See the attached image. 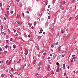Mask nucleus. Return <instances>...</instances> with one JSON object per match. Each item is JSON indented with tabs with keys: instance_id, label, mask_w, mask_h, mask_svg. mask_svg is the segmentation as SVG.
<instances>
[{
	"instance_id": "obj_12",
	"label": "nucleus",
	"mask_w": 78,
	"mask_h": 78,
	"mask_svg": "<svg viewBox=\"0 0 78 78\" xmlns=\"http://www.w3.org/2000/svg\"><path fill=\"white\" fill-rule=\"evenodd\" d=\"M41 36H39L37 38V39H38V40H39V39H41Z\"/></svg>"
},
{
	"instance_id": "obj_50",
	"label": "nucleus",
	"mask_w": 78,
	"mask_h": 78,
	"mask_svg": "<svg viewBox=\"0 0 78 78\" xmlns=\"http://www.w3.org/2000/svg\"><path fill=\"white\" fill-rule=\"evenodd\" d=\"M39 74L38 73H36V74H35V76H37V75H38Z\"/></svg>"
},
{
	"instance_id": "obj_59",
	"label": "nucleus",
	"mask_w": 78,
	"mask_h": 78,
	"mask_svg": "<svg viewBox=\"0 0 78 78\" xmlns=\"http://www.w3.org/2000/svg\"><path fill=\"white\" fill-rule=\"evenodd\" d=\"M24 67H25V66H23V65L22 69H24Z\"/></svg>"
},
{
	"instance_id": "obj_34",
	"label": "nucleus",
	"mask_w": 78,
	"mask_h": 78,
	"mask_svg": "<svg viewBox=\"0 0 78 78\" xmlns=\"http://www.w3.org/2000/svg\"><path fill=\"white\" fill-rule=\"evenodd\" d=\"M27 65V64L26 63H24V64L23 65V66L24 67H25L26 66V65Z\"/></svg>"
},
{
	"instance_id": "obj_4",
	"label": "nucleus",
	"mask_w": 78,
	"mask_h": 78,
	"mask_svg": "<svg viewBox=\"0 0 78 78\" xmlns=\"http://www.w3.org/2000/svg\"><path fill=\"white\" fill-rule=\"evenodd\" d=\"M17 23L19 25H22V21H18Z\"/></svg>"
},
{
	"instance_id": "obj_31",
	"label": "nucleus",
	"mask_w": 78,
	"mask_h": 78,
	"mask_svg": "<svg viewBox=\"0 0 78 78\" xmlns=\"http://www.w3.org/2000/svg\"><path fill=\"white\" fill-rule=\"evenodd\" d=\"M13 39L12 38H11L10 39V41H13Z\"/></svg>"
},
{
	"instance_id": "obj_32",
	"label": "nucleus",
	"mask_w": 78,
	"mask_h": 78,
	"mask_svg": "<svg viewBox=\"0 0 78 78\" xmlns=\"http://www.w3.org/2000/svg\"><path fill=\"white\" fill-rule=\"evenodd\" d=\"M40 31L42 32V31H43V30H42V29H41V30H40Z\"/></svg>"
},
{
	"instance_id": "obj_30",
	"label": "nucleus",
	"mask_w": 78,
	"mask_h": 78,
	"mask_svg": "<svg viewBox=\"0 0 78 78\" xmlns=\"http://www.w3.org/2000/svg\"><path fill=\"white\" fill-rule=\"evenodd\" d=\"M11 69V70L12 72H14V69H13V68H12Z\"/></svg>"
},
{
	"instance_id": "obj_20",
	"label": "nucleus",
	"mask_w": 78,
	"mask_h": 78,
	"mask_svg": "<svg viewBox=\"0 0 78 78\" xmlns=\"http://www.w3.org/2000/svg\"><path fill=\"white\" fill-rule=\"evenodd\" d=\"M1 76L2 78H4V77H5V75L3 74H2L1 75Z\"/></svg>"
},
{
	"instance_id": "obj_8",
	"label": "nucleus",
	"mask_w": 78,
	"mask_h": 78,
	"mask_svg": "<svg viewBox=\"0 0 78 78\" xmlns=\"http://www.w3.org/2000/svg\"><path fill=\"white\" fill-rule=\"evenodd\" d=\"M36 60H34L33 62V66H34V64H35V63H36Z\"/></svg>"
},
{
	"instance_id": "obj_2",
	"label": "nucleus",
	"mask_w": 78,
	"mask_h": 78,
	"mask_svg": "<svg viewBox=\"0 0 78 78\" xmlns=\"http://www.w3.org/2000/svg\"><path fill=\"white\" fill-rule=\"evenodd\" d=\"M48 23H46L45 24V27L46 28H47L48 27Z\"/></svg>"
},
{
	"instance_id": "obj_16",
	"label": "nucleus",
	"mask_w": 78,
	"mask_h": 78,
	"mask_svg": "<svg viewBox=\"0 0 78 78\" xmlns=\"http://www.w3.org/2000/svg\"><path fill=\"white\" fill-rule=\"evenodd\" d=\"M47 69L48 70V71H49V70H50V66H49L48 67H47Z\"/></svg>"
},
{
	"instance_id": "obj_41",
	"label": "nucleus",
	"mask_w": 78,
	"mask_h": 78,
	"mask_svg": "<svg viewBox=\"0 0 78 78\" xmlns=\"http://www.w3.org/2000/svg\"><path fill=\"white\" fill-rule=\"evenodd\" d=\"M4 19L5 20H6V17H4Z\"/></svg>"
},
{
	"instance_id": "obj_35",
	"label": "nucleus",
	"mask_w": 78,
	"mask_h": 78,
	"mask_svg": "<svg viewBox=\"0 0 78 78\" xmlns=\"http://www.w3.org/2000/svg\"><path fill=\"white\" fill-rule=\"evenodd\" d=\"M0 5L1 7H2V6H3V5H2V3H0Z\"/></svg>"
},
{
	"instance_id": "obj_11",
	"label": "nucleus",
	"mask_w": 78,
	"mask_h": 78,
	"mask_svg": "<svg viewBox=\"0 0 78 78\" xmlns=\"http://www.w3.org/2000/svg\"><path fill=\"white\" fill-rule=\"evenodd\" d=\"M5 47L6 49H7L8 48H9V46L7 45L5 46Z\"/></svg>"
},
{
	"instance_id": "obj_45",
	"label": "nucleus",
	"mask_w": 78,
	"mask_h": 78,
	"mask_svg": "<svg viewBox=\"0 0 78 78\" xmlns=\"http://www.w3.org/2000/svg\"><path fill=\"white\" fill-rule=\"evenodd\" d=\"M51 58L50 57H48V59H50Z\"/></svg>"
},
{
	"instance_id": "obj_40",
	"label": "nucleus",
	"mask_w": 78,
	"mask_h": 78,
	"mask_svg": "<svg viewBox=\"0 0 78 78\" xmlns=\"http://www.w3.org/2000/svg\"><path fill=\"white\" fill-rule=\"evenodd\" d=\"M58 42H57V43H55L56 45H58Z\"/></svg>"
},
{
	"instance_id": "obj_43",
	"label": "nucleus",
	"mask_w": 78,
	"mask_h": 78,
	"mask_svg": "<svg viewBox=\"0 0 78 78\" xmlns=\"http://www.w3.org/2000/svg\"><path fill=\"white\" fill-rule=\"evenodd\" d=\"M23 29L24 30H25V27L24 26L23 27Z\"/></svg>"
},
{
	"instance_id": "obj_62",
	"label": "nucleus",
	"mask_w": 78,
	"mask_h": 78,
	"mask_svg": "<svg viewBox=\"0 0 78 78\" xmlns=\"http://www.w3.org/2000/svg\"><path fill=\"white\" fill-rule=\"evenodd\" d=\"M3 33H4V32H1V34H3Z\"/></svg>"
},
{
	"instance_id": "obj_61",
	"label": "nucleus",
	"mask_w": 78,
	"mask_h": 78,
	"mask_svg": "<svg viewBox=\"0 0 78 78\" xmlns=\"http://www.w3.org/2000/svg\"><path fill=\"white\" fill-rule=\"evenodd\" d=\"M28 37H30V35L29 34L28 35Z\"/></svg>"
},
{
	"instance_id": "obj_19",
	"label": "nucleus",
	"mask_w": 78,
	"mask_h": 78,
	"mask_svg": "<svg viewBox=\"0 0 78 78\" xmlns=\"http://www.w3.org/2000/svg\"><path fill=\"white\" fill-rule=\"evenodd\" d=\"M72 18H73V17H70L69 20V21H70V20H72Z\"/></svg>"
},
{
	"instance_id": "obj_23",
	"label": "nucleus",
	"mask_w": 78,
	"mask_h": 78,
	"mask_svg": "<svg viewBox=\"0 0 78 78\" xmlns=\"http://www.w3.org/2000/svg\"><path fill=\"white\" fill-rule=\"evenodd\" d=\"M41 67L39 66V67L38 68V69H37L38 70H40V69H41Z\"/></svg>"
},
{
	"instance_id": "obj_27",
	"label": "nucleus",
	"mask_w": 78,
	"mask_h": 78,
	"mask_svg": "<svg viewBox=\"0 0 78 78\" xmlns=\"http://www.w3.org/2000/svg\"><path fill=\"white\" fill-rule=\"evenodd\" d=\"M48 2L47 1H46L45 2V4L46 5H47V4H48Z\"/></svg>"
},
{
	"instance_id": "obj_44",
	"label": "nucleus",
	"mask_w": 78,
	"mask_h": 78,
	"mask_svg": "<svg viewBox=\"0 0 78 78\" xmlns=\"http://www.w3.org/2000/svg\"><path fill=\"white\" fill-rule=\"evenodd\" d=\"M27 12V14H29V11H27V12Z\"/></svg>"
},
{
	"instance_id": "obj_3",
	"label": "nucleus",
	"mask_w": 78,
	"mask_h": 78,
	"mask_svg": "<svg viewBox=\"0 0 78 78\" xmlns=\"http://www.w3.org/2000/svg\"><path fill=\"white\" fill-rule=\"evenodd\" d=\"M25 17L27 19V20H29L30 19V16L28 15L26 16H25Z\"/></svg>"
},
{
	"instance_id": "obj_15",
	"label": "nucleus",
	"mask_w": 78,
	"mask_h": 78,
	"mask_svg": "<svg viewBox=\"0 0 78 78\" xmlns=\"http://www.w3.org/2000/svg\"><path fill=\"white\" fill-rule=\"evenodd\" d=\"M36 24H37L36 22L35 21V22H34V26H36Z\"/></svg>"
},
{
	"instance_id": "obj_46",
	"label": "nucleus",
	"mask_w": 78,
	"mask_h": 78,
	"mask_svg": "<svg viewBox=\"0 0 78 78\" xmlns=\"http://www.w3.org/2000/svg\"><path fill=\"white\" fill-rule=\"evenodd\" d=\"M66 73H64V76H66Z\"/></svg>"
},
{
	"instance_id": "obj_60",
	"label": "nucleus",
	"mask_w": 78,
	"mask_h": 78,
	"mask_svg": "<svg viewBox=\"0 0 78 78\" xmlns=\"http://www.w3.org/2000/svg\"><path fill=\"white\" fill-rule=\"evenodd\" d=\"M65 64H63V67H65Z\"/></svg>"
},
{
	"instance_id": "obj_48",
	"label": "nucleus",
	"mask_w": 78,
	"mask_h": 78,
	"mask_svg": "<svg viewBox=\"0 0 78 78\" xmlns=\"http://www.w3.org/2000/svg\"><path fill=\"white\" fill-rule=\"evenodd\" d=\"M5 53H8V52H7V51H4V52L5 53Z\"/></svg>"
},
{
	"instance_id": "obj_25",
	"label": "nucleus",
	"mask_w": 78,
	"mask_h": 78,
	"mask_svg": "<svg viewBox=\"0 0 78 78\" xmlns=\"http://www.w3.org/2000/svg\"><path fill=\"white\" fill-rule=\"evenodd\" d=\"M65 3H66V2L63 1V2H62V4H63L64 5V4H65Z\"/></svg>"
},
{
	"instance_id": "obj_42",
	"label": "nucleus",
	"mask_w": 78,
	"mask_h": 78,
	"mask_svg": "<svg viewBox=\"0 0 78 78\" xmlns=\"http://www.w3.org/2000/svg\"><path fill=\"white\" fill-rule=\"evenodd\" d=\"M1 29H3V27L2 26V25L1 26Z\"/></svg>"
},
{
	"instance_id": "obj_9",
	"label": "nucleus",
	"mask_w": 78,
	"mask_h": 78,
	"mask_svg": "<svg viewBox=\"0 0 78 78\" xmlns=\"http://www.w3.org/2000/svg\"><path fill=\"white\" fill-rule=\"evenodd\" d=\"M16 45H13V48H14V49H15V48H16Z\"/></svg>"
},
{
	"instance_id": "obj_22",
	"label": "nucleus",
	"mask_w": 78,
	"mask_h": 78,
	"mask_svg": "<svg viewBox=\"0 0 78 78\" xmlns=\"http://www.w3.org/2000/svg\"><path fill=\"white\" fill-rule=\"evenodd\" d=\"M61 33H62V34H63V33H64V31L63 30H62L61 32Z\"/></svg>"
},
{
	"instance_id": "obj_29",
	"label": "nucleus",
	"mask_w": 78,
	"mask_h": 78,
	"mask_svg": "<svg viewBox=\"0 0 78 78\" xmlns=\"http://www.w3.org/2000/svg\"><path fill=\"white\" fill-rule=\"evenodd\" d=\"M51 74H52V75H53V74H54V72H53V71H51Z\"/></svg>"
},
{
	"instance_id": "obj_37",
	"label": "nucleus",
	"mask_w": 78,
	"mask_h": 78,
	"mask_svg": "<svg viewBox=\"0 0 78 78\" xmlns=\"http://www.w3.org/2000/svg\"><path fill=\"white\" fill-rule=\"evenodd\" d=\"M8 61H9L8 60H7L6 61V64H7V63H8Z\"/></svg>"
},
{
	"instance_id": "obj_28",
	"label": "nucleus",
	"mask_w": 78,
	"mask_h": 78,
	"mask_svg": "<svg viewBox=\"0 0 78 78\" xmlns=\"http://www.w3.org/2000/svg\"><path fill=\"white\" fill-rule=\"evenodd\" d=\"M0 51H3V50H2V48H0Z\"/></svg>"
},
{
	"instance_id": "obj_17",
	"label": "nucleus",
	"mask_w": 78,
	"mask_h": 78,
	"mask_svg": "<svg viewBox=\"0 0 78 78\" xmlns=\"http://www.w3.org/2000/svg\"><path fill=\"white\" fill-rule=\"evenodd\" d=\"M59 68H57L56 72H59Z\"/></svg>"
},
{
	"instance_id": "obj_33",
	"label": "nucleus",
	"mask_w": 78,
	"mask_h": 78,
	"mask_svg": "<svg viewBox=\"0 0 78 78\" xmlns=\"http://www.w3.org/2000/svg\"><path fill=\"white\" fill-rule=\"evenodd\" d=\"M61 46H59V48L58 49H59V50H61Z\"/></svg>"
},
{
	"instance_id": "obj_47",
	"label": "nucleus",
	"mask_w": 78,
	"mask_h": 78,
	"mask_svg": "<svg viewBox=\"0 0 78 78\" xmlns=\"http://www.w3.org/2000/svg\"><path fill=\"white\" fill-rule=\"evenodd\" d=\"M73 59H76V57H73Z\"/></svg>"
},
{
	"instance_id": "obj_49",
	"label": "nucleus",
	"mask_w": 78,
	"mask_h": 78,
	"mask_svg": "<svg viewBox=\"0 0 78 78\" xmlns=\"http://www.w3.org/2000/svg\"><path fill=\"white\" fill-rule=\"evenodd\" d=\"M20 61H18L17 62L18 64H19V63H20Z\"/></svg>"
},
{
	"instance_id": "obj_57",
	"label": "nucleus",
	"mask_w": 78,
	"mask_h": 78,
	"mask_svg": "<svg viewBox=\"0 0 78 78\" xmlns=\"http://www.w3.org/2000/svg\"><path fill=\"white\" fill-rule=\"evenodd\" d=\"M51 47H52V48H53V44L51 45Z\"/></svg>"
},
{
	"instance_id": "obj_18",
	"label": "nucleus",
	"mask_w": 78,
	"mask_h": 78,
	"mask_svg": "<svg viewBox=\"0 0 78 78\" xmlns=\"http://www.w3.org/2000/svg\"><path fill=\"white\" fill-rule=\"evenodd\" d=\"M66 34H64L63 37V39H64L65 38V37H66Z\"/></svg>"
},
{
	"instance_id": "obj_7",
	"label": "nucleus",
	"mask_w": 78,
	"mask_h": 78,
	"mask_svg": "<svg viewBox=\"0 0 78 78\" xmlns=\"http://www.w3.org/2000/svg\"><path fill=\"white\" fill-rule=\"evenodd\" d=\"M60 7L61 8L62 10H64V7L62 6V5H60Z\"/></svg>"
},
{
	"instance_id": "obj_38",
	"label": "nucleus",
	"mask_w": 78,
	"mask_h": 78,
	"mask_svg": "<svg viewBox=\"0 0 78 78\" xmlns=\"http://www.w3.org/2000/svg\"><path fill=\"white\" fill-rule=\"evenodd\" d=\"M46 55V53H43V55H44V56H45Z\"/></svg>"
},
{
	"instance_id": "obj_56",
	"label": "nucleus",
	"mask_w": 78,
	"mask_h": 78,
	"mask_svg": "<svg viewBox=\"0 0 78 78\" xmlns=\"http://www.w3.org/2000/svg\"><path fill=\"white\" fill-rule=\"evenodd\" d=\"M14 12V11H12L10 13H13V12Z\"/></svg>"
},
{
	"instance_id": "obj_55",
	"label": "nucleus",
	"mask_w": 78,
	"mask_h": 78,
	"mask_svg": "<svg viewBox=\"0 0 78 78\" xmlns=\"http://www.w3.org/2000/svg\"><path fill=\"white\" fill-rule=\"evenodd\" d=\"M56 64L57 65V66H58V65H59V63L58 62H57Z\"/></svg>"
},
{
	"instance_id": "obj_13",
	"label": "nucleus",
	"mask_w": 78,
	"mask_h": 78,
	"mask_svg": "<svg viewBox=\"0 0 78 78\" xmlns=\"http://www.w3.org/2000/svg\"><path fill=\"white\" fill-rule=\"evenodd\" d=\"M10 76L11 77V78H14V75H10Z\"/></svg>"
},
{
	"instance_id": "obj_51",
	"label": "nucleus",
	"mask_w": 78,
	"mask_h": 78,
	"mask_svg": "<svg viewBox=\"0 0 78 78\" xmlns=\"http://www.w3.org/2000/svg\"><path fill=\"white\" fill-rule=\"evenodd\" d=\"M15 36H18V34H17V33L16 34Z\"/></svg>"
},
{
	"instance_id": "obj_63",
	"label": "nucleus",
	"mask_w": 78,
	"mask_h": 78,
	"mask_svg": "<svg viewBox=\"0 0 78 78\" xmlns=\"http://www.w3.org/2000/svg\"><path fill=\"white\" fill-rule=\"evenodd\" d=\"M47 11H49V9H47Z\"/></svg>"
},
{
	"instance_id": "obj_58",
	"label": "nucleus",
	"mask_w": 78,
	"mask_h": 78,
	"mask_svg": "<svg viewBox=\"0 0 78 78\" xmlns=\"http://www.w3.org/2000/svg\"><path fill=\"white\" fill-rule=\"evenodd\" d=\"M11 46H10V50H11Z\"/></svg>"
},
{
	"instance_id": "obj_53",
	"label": "nucleus",
	"mask_w": 78,
	"mask_h": 78,
	"mask_svg": "<svg viewBox=\"0 0 78 78\" xmlns=\"http://www.w3.org/2000/svg\"><path fill=\"white\" fill-rule=\"evenodd\" d=\"M50 5H49L48 6V8H50Z\"/></svg>"
},
{
	"instance_id": "obj_36",
	"label": "nucleus",
	"mask_w": 78,
	"mask_h": 78,
	"mask_svg": "<svg viewBox=\"0 0 78 78\" xmlns=\"http://www.w3.org/2000/svg\"><path fill=\"white\" fill-rule=\"evenodd\" d=\"M48 19H50V16H48Z\"/></svg>"
},
{
	"instance_id": "obj_5",
	"label": "nucleus",
	"mask_w": 78,
	"mask_h": 78,
	"mask_svg": "<svg viewBox=\"0 0 78 78\" xmlns=\"http://www.w3.org/2000/svg\"><path fill=\"white\" fill-rule=\"evenodd\" d=\"M11 62H12V61L10 60L7 63V65H8V66L10 65V64H11Z\"/></svg>"
},
{
	"instance_id": "obj_6",
	"label": "nucleus",
	"mask_w": 78,
	"mask_h": 78,
	"mask_svg": "<svg viewBox=\"0 0 78 78\" xmlns=\"http://www.w3.org/2000/svg\"><path fill=\"white\" fill-rule=\"evenodd\" d=\"M42 62L41 61L39 62L38 64V66L40 67V66H42Z\"/></svg>"
},
{
	"instance_id": "obj_10",
	"label": "nucleus",
	"mask_w": 78,
	"mask_h": 78,
	"mask_svg": "<svg viewBox=\"0 0 78 78\" xmlns=\"http://www.w3.org/2000/svg\"><path fill=\"white\" fill-rule=\"evenodd\" d=\"M6 42H5V43L6 44H9V41H8V40H6Z\"/></svg>"
},
{
	"instance_id": "obj_21",
	"label": "nucleus",
	"mask_w": 78,
	"mask_h": 78,
	"mask_svg": "<svg viewBox=\"0 0 78 78\" xmlns=\"http://www.w3.org/2000/svg\"><path fill=\"white\" fill-rule=\"evenodd\" d=\"M17 17L18 18H20V15L18 14L17 15Z\"/></svg>"
},
{
	"instance_id": "obj_24",
	"label": "nucleus",
	"mask_w": 78,
	"mask_h": 78,
	"mask_svg": "<svg viewBox=\"0 0 78 78\" xmlns=\"http://www.w3.org/2000/svg\"><path fill=\"white\" fill-rule=\"evenodd\" d=\"M22 14L23 15V17H25V15L24 14V13H23V12H22Z\"/></svg>"
},
{
	"instance_id": "obj_26",
	"label": "nucleus",
	"mask_w": 78,
	"mask_h": 78,
	"mask_svg": "<svg viewBox=\"0 0 78 78\" xmlns=\"http://www.w3.org/2000/svg\"><path fill=\"white\" fill-rule=\"evenodd\" d=\"M58 58L59 59H60V58H61V55H59L58 56Z\"/></svg>"
},
{
	"instance_id": "obj_39",
	"label": "nucleus",
	"mask_w": 78,
	"mask_h": 78,
	"mask_svg": "<svg viewBox=\"0 0 78 78\" xmlns=\"http://www.w3.org/2000/svg\"><path fill=\"white\" fill-rule=\"evenodd\" d=\"M18 70H21V69L20 68L18 69Z\"/></svg>"
},
{
	"instance_id": "obj_54",
	"label": "nucleus",
	"mask_w": 78,
	"mask_h": 78,
	"mask_svg": "<svg viewBox=\"0 0 78 78\" xmlns=\"http://www.w3.org/2000/svg\"><path fill=\"white\" fill-rule=\"evenodd\" d=\"M75 56V55H72V57H74Z\"/></svg>"
},
{
	"instance_id": "obj_1",
	"label": "nucleus",
	"mask_w": 78,
	"mask_h": 78,
	"mask_svg": "<svg viewBox=\"0 0 78 78\" xmlns=\"http://www.w3.org/2000/svg\"><path fill=\"white\" fill-rule=\"evenodd\" d=\"M25 52L24 53L25 55H26V56H27V54H28V50L27 49V48H25Z\"/></svg>"
},
{
	"instance_id": "obj_52",
	"label": "nucleus",
	"mask_w": 78,
	"mask_h": 78,
	"mask_svg": "<svg viewBox=\"0 0 78 78\" xmlns=\"http://www.w3.org/2000/svg\"><path fill=\"white\" fill-rule=\"evenodd\" d=\"M38 57H39V58H40V57H41V55H38Z\"/></svg>"
},
{
	"instance_id": "obj_14",
	"label": "nucleus",
	"mask_w": 78,
	"mask_h": 78,
	"mask_svg": "<svg viewBox=\"0 0 78 78\" xmlns=\"http://www.w3.org/2000/svg\"><path fill=\"white\" fill-rule=\"evenodd\" d=\"M8 13L5 15V17H9V16L8 15Z\"/></svg>"
},
{
	"instance_id": "obj_64",
	"label": "nucleus",
	"mask_w": 78,
	"mask_h": 78,
	"mask_svg": "<svg viewBox=\"0 0 78 78\" xmlns=\"http://www.w3.org/2000/svg\"><path fill=\"white\" fill-rule=\"evenodd\" d=\"M9 8H7V11H8V10H9Z\"/></svg>"
}]
</instances>
